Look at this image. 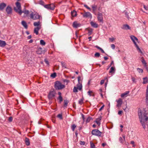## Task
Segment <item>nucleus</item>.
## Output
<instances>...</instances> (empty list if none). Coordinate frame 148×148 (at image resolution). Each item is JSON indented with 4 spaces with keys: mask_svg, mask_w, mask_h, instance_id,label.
<instances>
[{
    "mask_svg": "<svg viewBox=\"0 0 148 148\" xmlns=\"http://www.w3.org/2000/svg\"><path fill=\"white\" fill-rule=\"evenodd\" d=\"M138 114L140 122L143 128L145 129L146 128V125L148 121V117L147 116V113H144L143 116L141 110L140 109H139Z\"/></svg>",
    "mask_w": 148,
    "mask_h": 148,
    "instance_id": "obj_1",
    "label": "nucleus"
},
{
    "mask_svg": "<svg viewBox=\"0 0 148 148\" xmlns=\"http://www.w3.org/2000/svg\"><path fill=\"white\" fill-rule=\"evenodd\" d=\"M16 7L14 8V10L15 11L18 13L20 15L22 14L21 7L20 3L18 2H17L16 3Z\"/></svg>",
    "mask_w": 148,
    "mask_h": 148,
    "instance_id": "obj_2",
    "label": "nucleus"
},
{
    "mask_svg": "<svg viewBox=\"0 0 148 148\" xmlns=\"http://www.w3.org/2000/svg\"><path fill=\"white\" fill-rule=\"evenodd\" d=\"M55 88L56 90H61L64 88L65 85L62 84V83L59 81H56L55 83Z\"/></svg>",
    "mask_w": 148,
    "mask_h": 148,
    "instance_id": "obj_3",
    "label": "nucleus"
},
{
    "mask_svg": "<svg viewBox=\"0 0 148 148\" xmlns=\"http://www.w3.org/2000/svg\"><path fill=\"white\" fill-rule=\"evenodd\" d=\"M30 17L31 18L34 20L39 19L40 18V15L38 13H34L33 12L30 14Z\"/></svg>",
    "mask_w": 148,
    "mask_h": 148,
    "instance_id": "obj_4",
    "label": "nucleus"
},
{
    "mask_svg": "<svg viewBox=\"0 0 148 148\" xmlns=\"http://www.w3.org/2000/svg\"><path fill=\"white\" fill-rule=\"evenodd\" d=\"M92 134L93 135L99 137L101 136L102 133L98 130L95 129L92 131Z\"/></svg>",
    "mask_w": 148,
    "mask_h": 148,
    "instance_id": "obj_5",
    "label": "nucleus"
},
{
    "mask_svg": "<svg viewBox=\"0 0 148 148\" xmlns=\"http://www.w3.org/2000/svg\"><path fill=\"white\" fill-rule=\"evenodd\" d=\"M55 95L56 92L54 91H50L48 95V99L49 100L53 99L55 97Z\"/></svg>",
    "mask_w": 148,
    "mask_h": 148,
    "instance_id": "obj_6",
    "label": "nucleus"
},
{
    "mask_svg": "<svg viewBox=\"0 0 148 148\" xmlns=\"http://www.w3.org/2000/svg\"><path fill=\"white\" fill-rule=\"evenodd\" d=\"M44 7L49 10H53L55 8L54 5L53 4L45 5Z\"/></svg>",
    "mask_w": 148,
    "mask_h": 148,
    "instance_id": "obj_7",
    "label": "nucleus"
},
{
    "mask_svg": "<svg viewBox=\"0 0 148 148\" xmlns=\"http://www.w3.org/2000/svg\"><path fill=\"white\" fill-rule=\"evenodd\" d=\"M97 18L98 20L100 22L103 23V14L102 13L99 12L97 14Z\"/></svg>",
    "mask_w": 148,
    "mask_h": 148,
    "instance_id": "obj_8",
    "label": "nucleus"
},
{
    "mask_svg": "<svg viewBox=\"0 0 148 148\" xmlns=\"http://www.w3.org/2000/svg\"><path fill=\"white\" fill-rule=\"evenodd\" d=\"M116 101L117 103V104L116 105V107L119 108L121 106L123 103V101L122 99L119 98L118 100H116Z\"/></svg>",
    "mask_w": 148,
    "mask_h": 148,
    "instance_id": "obj_9",
    "label": "nucleus"
},
{
    "mask_svg": "<svg viewBox=\"0 0 148 148\" xmlns=\"http://www.w3.org/2000/svg\"><path fill=\"white\" fill-rule=\"evenodd\" d=\"M83 16L84 17L90 18V19L92 17L91 14L89 12H85L83 15Z\"/></svg>",
    "mask_w": 148,
    "mask_h": 148,
    "instance_id": "obj_10",
    "label": "nucleus"
},
{
    "mask_svg": "<svg viewBox=\"0 0 148 148\" xmlns=\"http://www.w3.org/2000/svg\"><path fill=\"white\" fill-rule=\"evenodd\" d=\"M6 11L8 14H11L12 11V8L9 5L8 6L6 9Z\"/></svg>",
    "mask_w": 148,
    "mask_h": 148,
    "instance_id": "obj_11",
    "label": "nucleus"
},
{
    "mask_svg": "<svg viewBox=\"0 0 148 148\" xmlns=\"http://www.w3.org/2000/svg\"><path fill=\"white\" fill-rule=\"evenodd\" d=\"M130 37L131 39L132 40L133 42H134V44H135V45L136 46L137 45L136 42H135L136 40H138L137 38L136 37L133 36H131Z\"/></svg>",
    "mask_w": 148,
    "mask_h": 148,
    "instance_id": "obj_12",
    "label": "nucleus"
},
{
    "mask_svg": "<svg viewBox=\"0 0 148 148\" xmlns=\"http://www.w3.org/2000/svg\"><path fill=\"white\" fill-rule=\"evenodd\" d=\"M81 24L78 23L77 22H74L73 24V26L74 27L77 28V27L80 26Z\"/></svg>",
    "mask_w": 148,
    "mask_h": 148,
    "instance_id": "obj_13",
    "label": "nucleus"
},
{
    "mask_svg": "<svg viewBox=\"0 0 148 148\" xmlns=\"http://www.w3.org/2000/svg\"><path fill=\"white\" fill-rule=\"evenodd\" d=\"M6 5V4L4 3H1L0 4V10H3Z\"/></svg>",
    "mask_w": 148,
    "mask_h": 148,
    "instance_id": "obj_14",
    "label": "nucleus"
},
{
    "mask_svg": "<svg viewBox=\"0 0 148 148\" xmlns=\"http://www.w3.org/2000/svg\"><path fill=\"white\" fill-rule=\"evenodd\" d=\"M40 27H38L35 28L34 30V32L35 33L36 35H38V31L40 29Z\"/></svg>",
    "mask_w": 148,
    "mask_h": 148,
    "instance_id": "obj_15",
    "label": "nucleus"
},
{
    "mask_svg": "<svg viewBox=\"0 0 148 148\" xmlns=\"http://www.w3.org/2000/svg\"><path fill=\"white\" fill-rule=\"evenodd\" d=\"M102 119V117L100 116V117L96 119V120L95 121V122L98 125H99L100 124V121Z\"/></svg>",
    "mask_w": 148,
    "mask_h": 148,
    "instance_id": "obj_16",
    "label": "nucleus"
},
{
    "mask_svg": "<svg viewBox=\"0 0 148 148\" xmlns=\"http://www.w3.org/2000/svg\"><path fill=\"white\" fill-rule=\"evenodd\" d=\"M77 87H76L78 89L81 90H82V86L81 83H78L76 85Z\"/></svg>",
    "mask_w": 148,
    "mask_h": 148,
    "instance_id": "obj_17",
    "label": "nucleus"
},
{
    "mask_svg": "<svg viewBox=\"0 0 148 148\" xmlns=\"http://www.w3.org/2000/svg\"><path fill=\"white\" fill-rule=\"evenodd\" d=\"M90 24L91 26L93 27L97 28L98 27V25L97 23L92 21H91L90 23Z\"/></svg>",
    "mask_w": 148,
    "mask_h": 148,
    "instance_id": "obj_18",
    "label": "nucleus"
},
{
    "mask_svg": "<svg viewBox=\"0 0 148 148\" xmlns=\"http://www.w3.org/2000/svg\"><path fill=\"white\" fill-rule=\"evenodd\" d=\"M6 45L5 42L4 41L0 40V46L2 47H4Z\"/></svg>",
    "mask_w": 148,
    "mask_h": 148,
    "instance_id": "obj_19",
    "label": "nucleus"
},
{
    "mask_svg": "<svg viewBox=\"0 0 148 148\" xmlns=\"http://www.w3.org/2000/svg\"><path fill=\"white\" fill-rule=\"evenodd\" d=\"M21 12L22 13H23L25 14L26 16H27L29 14V11L28 10H26L25 9V8L23 10V11L21 10Z\"/></svg>",
    "mask_w": 148,
    "mask_h": 148,
    "instance_id": "obj_20",
    "label": "nucleus"
},
{
    "mask_svg": "<svg viewBox=\"0 0 148 148\" xmlns=\"http://www.w3.org/2000/svg\"><path fill=\"white\" fill-rule=\"evenodd\" d=\"M42 49L40 47L36 51V53L38 54H40L42 53Z\"/></svg>",
    "mask_w": 148,
    "mask_h": 148,
    "instance_id": "obj_21",
    "label": "nucleus"
},
{
    "mask_svg": "<svg viewBox=\"0 0 148 148\" xmlns=\"http://www.w3.org/2000/svg\"><path fill=\"white\" fill-rule=\"evenodd\" d=\"M105 80H106V81H107V82H106L105 83L106 86V85H107V84L108 83V81L107 77H106L105 78L104 80H101V82H100V84L101 85H102L104 83Z\"/></svg>",
    "mask_w": 148,
    "mask_h": 148,
    "instance_id": "obj_22",
    "label": "nucleus"
},
{
    "mask_svg": "<svg viewBox=\"0 0 148 148\" xmlns=\"http://www.w3.org/2000/svg\"><path fill=\"white\" fill-rule=\"evenodd\" d=\"M21 24L26 29H27V25L25 21H22L21 22Z\"/></svg>",
    "mask_w": 148,
    "mask_h": 148,
    "instance_id": "obj_23",
    "label": "nucleus"
},
{
    "mask_svg": "<svg viewBox=\"0 0 148 148\" xmlns=\"http://www.w3.org/2000/svg\"><path fill=\"white\" fill-rule=\"evenodd\" d=\"M141 60L142 63L144 65V66L145 67H146L147 66V65L146 64V63L145 62V61L144 60L143 58V57H142L141 58Z\"/></svg>",
    "mask_w": 148,
    "mask_h": 148,
    "instance_id": "obj_24",
    "label": "nucleus"
},
{
    "mask_svg": "<svg viewBox=\"0 0 148 148\" xmlns=\"http://www.w3.org/2000/svg\"><path fill=\"white\" fill-rule=\"evenodd\" d=\"M92 12H93V13H94L95 14V11H96L97 9V6L95 5H94L92 6Z\"/></svg>",
    "mask_w": 148,
    "mask_h": 148,
    "instance_id": "obj_25",
    "label": "nucleus"
},
{
    "mask_svg": "<svg viewBox=\"0 0 148 148\" xmlns=\"http://www.w3.org/2000/svg\"><path fill=\"white\" fill-rule=\"evenodd\" d=\"M122 29H130V26L127 25H124L122 27Z\"/></svg>",
    "mask_w": 148,
    "mask_h": 148,
    "instance_id": "obj_26",
    "label": "nucleus"
},
{
    "mask_svg": "<svg viewBox=\"0 0 148 148\" xmlns=\"http://www.w3.org/2000/svg\"><path fill=\"white\" fill-rule=\"evenodd\" d=\"M130 92L129 91H127L125 92L122 94L121 95V97H127V95Z\"/></svg>",
    "mask_w": 148,
    "mask_h": 148,
    "instance_id": "obj_27",
    "label": "nucleus"
},
{
    "mask_svg": "<svg viewBox=\"0 0 148 148\" xmlns=\"http://www.w3.org/2000/svg\"><path fill=\"white\" fill-rule=\"evenodd\" d=\"M69 102V101L67 100H64V108H66Z\"/></svg>",
    "mask_w": 148,
    "mask_h": 148,
    "instance_id": "obj_28",
    "label": "nucleus"
},
{
    "mask_svg": "<svg viewBox=\"0 0 148 148\" xmlns=\"http://www.w3.org/2000/svg\"><path fill=\"white\" fill-rule=\"evenodd\" d=\"M115 68L113 67H111L109 71V73H114L115 71Z\"/></svg>",
    "mask_w": 148,
    "mask_h": 148,
    "instance_id": "obj_29",
    "label": "nucleus"
},
{
    "mask_svg": "<svg viewBox=\"0 0 148 148\" xmlns=\"http://www.w3.org/2000/svg\"><path fill=\"white\" fill-rule=\"evenodd\" d=\"M143 84H146L148 82V78L147 77H145L143 78Z\"/></svg>",
    "mask_w": 148,
    "mask_h": 148,
    "instance_id": "obj_30",
    "label": "nucleus"
},
{
    "mask_svg": "<svg viewBox=\"0 0 148 148\" xmlns=\"http://www.w3.org/2000/svg\"><path fill=\"white\" fill-rule=\"evenodd\" d=\"M25 143L27 145H30V142L29 139L27 138H26L25 139Z\"/></svg>",
    "mask_w": 148,
    "mask_h": 148,
    "instance_id": "obj_31",
    "label": "nucleus"
},
{
    "mask_svg": "<svg viewBox=\"0 0 148 148\" xmlns=\"http://www.w3.org/2000/svg\"><path fill=\"white\" fill-rule=\"evenodd\" d=\"M71 15L73 17L77 15V12L76 11H72L71 12Z\"/></svg>",
    "mask_w": 148,
    "mask_h": 148,
    "instance_id": "obj_32",
    "label": "nucleus"
},
{
    "mask_svg": "<svg viewBox=\"0 0 148 148\" xmlns=\"http://www.w3.org/2000/svg\"><path fill=\"white\" fill-rule=\"evenodd\" d=\"M88 95L90 96H94L92 92L91 91H89L88 92Z\"/></svg>",
    "mask_w": 148,
    "mask_h": 148,
    "instance_id": "obj_33",
    "label": "nucleus"
},
{
    "mask_svg": "<svg viewBox=\"0 0 148 148\" xmlns=\"http://www.w3.org/2000/svg\"><path fill=\"white\" fill-rule=\"evenodd\" d=\"M137 70L138 72L140 73H143V69L138 68L137 69Z\"/></svg>",
    "mask_w": 148,
    "mask_h": 148,
    "instance_id": "obj_34",
    "label": "nucleus"
},
{
    "mask_svg": "<svg viewBox=\"0 0 148 148\" xmlns=\"http://www.w3.org/2000/svg\"><path fill=\"white\" fill-rule=\"evenodd\" d=\"M76 127V125L75 124H73L71 126V129L73 131H74L75 128Z\"/></svg>",
    "mask_w": 148,
    "mask_h": 148,
    "instance_id": "obj_35",
    "label": "nucleus"
},
{
    "mask_svg": "<svg viewBox=\"0 0 148 148\" xmlns=\"http://www.w3.org/2000/svg\"><path fill=\"white\" fill-rule=\"evenodd\" d=\"M40 24V22L39 21L38 22H35L34 23V25L35 26L39 27V25Z\"/></svg>",
    "mask_w": 148,
    "mask_h": 148,
    "instance_id": "obj_36",
    "label": "nucleus"
},
{
    "mask_svg": "<svg viewBox=\"0 0 148 148\" xmlns=\"http://www.w3.org/2000/svg\"><path fill=\"white\" fill-rule=\"evenodd\" d=\"M137 48V50H138V51L141 54H143V53L141 50V49H140V48H139V47L137 45L135 46Z\"/></svg>",
    "mask_w": 148,
    "mask_h": 148,
    "instance_id": "obj_37",
    "label": "nucleus"
},
{
    "mask_svg": "<svg viewBox=\"0 0 148 148\" xmlns=\"http://www.w3.org/2000/svg\"><path fill=\"white\" fill-rule=\"evenodd\" d=\"M61 64L62 67L63 68H66V64L64 62H61Z\"/></svg>",
    "mask_w": 148,
    "mask_h": 148,
    "instance_id": "obj_38",
    "label": "nucleus"
},
{
    "mask_svg": "<svg viewBox=\"0 0 148 148\" xmlns=\"http://www.w3.org/2000/svg\"><path fill=\"white\" fill-rule=\"evenodd\" d=\"M40 44L41 45H44L45 44V42L44 41V40H40Z\"/></svg>",
    "mask_w": 148,
    "mask_h": 148,
    "instance_id": "obj_39",
    "label": "nucleus"
},
{
    "mask_svg": "<svg viewBox=\"0 0 148 148\" xmlns=\"http://www.w3.org/2000/svg\"><path fill=\"white\" fill-rule=\"evenodd\" d=\"M58 99L59 100L60 103L63 101L62 98L61 96H59Z\"/></svg>",
    "mask_w": 148,
    "mask_h": 148,
    "instance_id": "obj_40",
    "label": "nucleus"
},
{
    "mask_svg": "<svg viewBox=\"0 0 148 148\" xmlns=\"http://www.w3.org/2000/svg\"><path fill=\"white\" fill-rule=\"evenodd\" d=\"M100 56V54L99 53H96L95 54V56L96 57H99Z\"/></svg>",
    "mask_w": 148,
    "mask_h": 148,
    "instance_id": "obj_41",
    "label": "nucleus"
},
{
    "mask_svg": "<svg viewBox=\"0 0 148 148\" xmlns=\"http://www.w3.org/2000/svg\"><path fill=\"white\" fill-rule=\"evenodd\" d=\"M56 73H54L51 75V77L54 78L56 76Z\"/></svg>",
    "mask_w": 148,
    "mask_h": 148,
    "instance_id": "obj_42",
    "label": "nucleus"
},
{
    "mask_svg": "<svg viewBox=\"0 0 148 148\" xmlns=\"http://www.w3.org/2000/svg\"><path fill=\"white\" fill-rule=\"evenodd\" d=\"M77 89L78 88L76 87L75 86L74 87L73 92H78Z\"/></svg>",
    "mask_w": 148,
    "mask_h": 148,
    "instance_id": "obj_43",
    "label": "nucleus"
},
{
    "mask_svg": "<svg viewBox=\"0 0 148 148\" xmlns=\"http://www.w3.org/2000/svg\"><path fill=\"white\" fill-rule=\"evenodd\" d=\"M39 3L40 4L43 5L44 6V5H44V3L43 1L40 0L39 2Z\"/></svg>",
    "mask_w": 148,
    "mask_h": 148,
    "instance_id": "obj_44",
    "label": "nucleus"
},
{
    "mask_svg": "<svg viewBox=\"0 0 148 148\" xmlns=\"http://www.w3.org/2000/svg\"><path fill=\"white\" fill-rule=\"evenodd\" d=\"M57 117L61 119H62V115L61 114H59L58 116Z\"/></svg>",
    "mask_w": 148,
    "mask_h": 148,
    "instance_id": "obj_45",
    "label": "nucleus"
},
{
    "mask_svg": "<svg viewBox=\"0 0 148 148\" xmlns=\"http://www.w3.org/2000/svg\"><path fill=\"white\" fill-rule=\"evenodd\" d=\"M83 100L82 99H81L79 101V103L80 105H82L83 103Z\"/></svg>",
    "mask_w": 148,
    "mask_h": 148,
    "instance_id": "obj_46",
    "label": "nucleus"
},
{
    "mask_svg": "<svg viewBox=\"0 0 148 148\" xmlns=\"http://www.w3.org/2000/svg\"><path fill=\"white\" fill-rule=\"evenodd\" d=\"M119 140L120 142L121 143H123V140L122 139V138L121 137L119 138Z\"/></svg>",
    "mask_w": 148,
    "mask_h": 148,
    "instance_id": "obj_47",
    "label": "nucleus"
},
{
    "mask_svg": "<svg viewBox=\"0 0 148 148\" xmlns=\"http://www.w3.org/2000/svg\"><path fill=\"white\" fill-rule=\"evenodd\" d=\"M111 47L113 49H114L115 48V46L113 44H111Z\"/></svg>",
    "mask_w": 148,
    "mask_h": 148,
    "instance_id": "obj_48",
    "label": "nucleus"
},
{
    "mask_svg": "<svg viewBox=\"0 0 148 148\" xmlns=\"http://www.w3.org/2000/svg\"><path fill=\"white\" fill-rule=\"evenodd\" d=\"M12 120V117H10L9 118L8 121L10 122H11Z\"/></svg>",
    "mask_w": 148,
    "mask_h": 148,
    "instance_id": "obj_49",
    "label": "nucleus"
},
{
    "mask_svg": "<svg viewBox=\"0 0 148 148\" xmlns=\"http://www.w3.org/2000/svg\"><path fill=\"white\" fill-rule=\"evenodd\" d=\"M84 6L87 9H88L90 11H91V9L89 7H88L87 5H84Z\"/></svg>",
    "mask_w": 148,
    "mask_h": 148,
    "instance_id": "obj_50",
    "label": "nucleus"
},
{
    "mask_svg": "<svg viewBox=\"0 0 148 148\" xmlns=\"http://www.w3.org/2000/svg\"><path fill=\"white\" fill-rule=\"evenodd\" d=\"M78 83H81L80 82L81 81L80 77L79 76L78 77Z\"/></svg>",
    "mask_w": 148,
    "mask_h": 148,
    "instance_id": "obj_51",
    "label": "nucleus"
},
{
    "mask_svg": "<svg viewBox=\"0 0 148 148\" xmlns=\"http://www.w3.org/2000/svg\"><path fill=\"white\" fill-rule=\"evenodd\" d=\"M146 96L148 97V87H147V89L146 90Z\"/></svg>",
    "mask_w": 148,
    "mask_h": 148,
    "instance_id": "obj_52",
    "label": "nucleus"
},
{
    "mask_svg": "<svg viewBox=\"0 0 148 148\" xmlns=\"http://www.w3.org/2000/svg\"><path fill=\"white\" fill-rule=\"evenodd\" d=\"M80 144L81 145H84L85 144V143L84 141H80Z\"/></svg>",
    "mask_w": 148,
    "mask_h": 148,
    "instance_id": "obj_53",
    "label": "nucleus"
},
{
    "mask_svg": "<svg viewBox=\"0 0 148 148\" xmlns=\"http://www.w3.org/2000/svg\"><path fill=\"white\" fill-rule=\"evenodd\" d=\"M90 145L91 148H94L95 147V145L93 143H91Z\"/></svg>",
    "mask_w": 148,
    "mask_h": 148,
    "instance_id": "obj_54",
    "label": "nucleus"
},
{
    "mask_svg": "<svg viewBox=\"0 0 148 148\" xmlns=\"http://www.w3.org/2000/svg\"><path fill=\"white\" fill-rule=\"evenodd\" d=\"M90 117H88L87 119L86 120V122H90Z\"/></svg>",
    "mask_w": 148,
    "mask_h": 148,
    "instance_id": "obj_55",
    "label": "nucleus"
},
{
    "mask_svg": "<svg viewBox=\"0 0 148 148\" xmlns=\"http://www.w3.org/2000/svg\"><path fill=\"white\" fill-rule=\"evenodd\" d=\"M123 112V111H119L118 112V114L119 115H121L122 114Z\"/></svg>",
    "mask_w": 148,
    "mask_h": 148,
    "instance_id": "obj_56",
    "label": "nucleus"
},
{
    "mask_svg": "<svg viewBox=\"0 0 148 148\" xmlns=\"http://www.w3.org/2000/svg\"><path fill=\"white\" fill-rule=\"evenodd\" d=\"M125 15L128 18H129V16H128V13L127 12H125Z\"/></svg>",
    "mask_w": 148,
    "mask_h": 148,
    "instance_id": "obj_57",
    "label": "nucleus"
},
{
    "mask_svg": "<svg viewBox=\"0 0 148 148\" xmlns=\"http://www.w3.org/2000/svg\"><path fill=\"white\" fill-rule=\"evenodd\" d=\"M144 8L146 10H148V7L146 6L145 5H144Z\"/></svg>",
    "mask_w": 148,
    "mask_h": 148,
    "instance_id": "obj_58",
    "label": "nucleus"
},
{
    "mask_svg": "<svg viewBox=\"0 0 148 148\" xmlns=\"http://www.w3.org/2000/svg\"><path fill=\"white\" fill-rule=\"evenodd\" d=\"M104 105H103V106H102L101 108H100L99 109V111H101L102 109H103V108H104Z\"/></svg>",
    "mask_w": 148,
    "mask_h": 148,
    "instance_id": "obj_59",
    "label": "nucleus"
},
{
    "mask_svg": "<svg viewBox=\"0 0 148 148\" xmlns=\"http://www.w3.org/2000/svg\"><path fill=\"white\" fill-rule=\"evenodd\" d=\"M131 144L133 145V147H134L135 146V145H134V141H131Z\"/></svg>",
    "mask_w": 148,
    "mask_h": 148,
    "instance_id": "obj_60",
    "label": "nucleus"
},
{
    "mask_svg": "<svg viewBox=\"0 0 148 148\" xmlns=\"http://www.w3.org/2000/svg\"><path fill=\"white\" fill-rule=\"evenodd\" d=\"M146 102L147 103H148V97L146 96Z\"/></svg>",
    "mask_w": 148,
    "mask_h": 148,
    "instance_id": "obj_61",
    "label": "nucleus"
},
{
    "mask_svg": "<svg viewBox=\"0 0 148 148\" xmlns=\"http://www.w3.org/2000/svg\"><path fill=\"white\" fill-rule=\"evenodd\" d=\"M132 81L133 82H135V78H134V77H132Z\"/></svg>",
    "mask_w": 148,
    "mask_h": 148,
    "instance_id": "obj_62",
    "label": "nucleus"
},
{
    "mask_svg": "<svg viewBox=\"0 0 148 148\" xmlns=\"http://www.w3.org/2000/svg\"><path fill=\"white\" fill-rule=\"evenodd\" d=\"M114 64V62L113 61H112L110 64L109 66V68L110 67L112 64Z\"/></svg>",
    "mask_w": 148,
    "mask_h": 148,
    "instance_id": "obj_63",
    "label": "nucleus"
},
{
    "mask_svg": "<svg viewBox=\"0 0 148 148\" xmlns=\"http://www.w3.org/2000/svg\"><path fill=\"white\" fill-rule=\"evenodd\" d=\"M95 47L98 49H99L100 50L101 49V48H100V47H99L98 46H96Z\"/></svg>",
    "mask_w": 148,
    "mask_h": 148,
    "instance_id": "obj_64",
    "label": "nucleus"
}]
</instances>
